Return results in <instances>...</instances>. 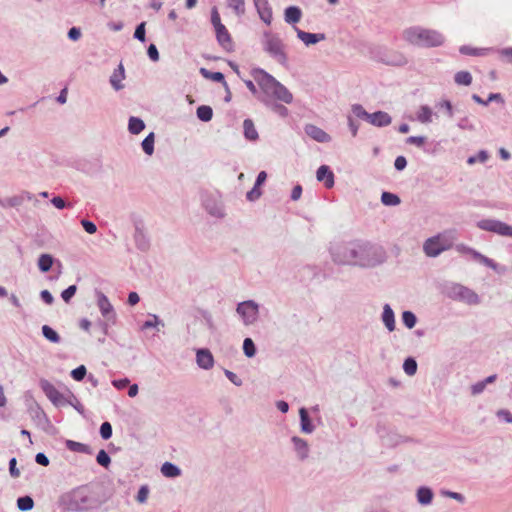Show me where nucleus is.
Instances as JSON below:
<instances>
[{
    "label": "nucleus",
    "instance_id": "obj_1",
    "mask_svg": "<svg viewBox=\"0 0 512 512\" xmlns=\"http://www.w3.org/2000/svg\"><path fill=\"white\" fill-rule=\"evenodd\" d=\"M329 252L335 264L366 269L380 266L387 260L382 246L361 239L336 243L329 248Z\"/></svg>",
    "mask_w": 512,
    "mask_h": 512
},
{
    "label": "nucleus",
    "instance_id": "obj_2",
    "mask_svg": "<svg viewBox=\"0 0 512 512\" xmlns=\"http://www.w3.org/2000/svg\"><path fill=\"white\" fill-rule=\"evenodd\" d=\"M112 494L108 487L99 481L78 486L66 494L63 499L66 509L72 512H93L99 510Z\"/></svg>",
    "mask_w": 512,
    "mask_h": 512
},
{
    "label": "nucleus",
    "instance_id": "obj_3",
    "mask_svg": "<svg viewBox=\"0 0 512 512\" xmlns=\"http://www.w3.org/2000/svg\"><path fill=\"white\" fill-rule=\"evenodd\" d=\"M251 76L257 82L259 89L255 86L252 80H243L247 89L256 97L260 102L263 95L272 94L274 98L285 104L293 102V94L278 81L273 75L260 67L252 68L250 71Z\"/></svg>",
    "mask_w": 512,
    "mask_h": 512
},
{
    "label": "nucleus",
    "instance_id": "obj_4",
    "mask_svg": "<svg viewBox=\"0 0 512 512\" xmlns=\"http://www.w3.org/2000/svg\"><path fill=\"white\" fill-rule=\"evenodd\" d=\"M403 38L409 44L420 48L440 47L445 42V37L441 32L420 26H412L405 29Z\"/></svg>",
    "mask_w": 512,
    "mask_h": 512
},
{
    "label": "nucleus",
    "instance_id": "obj_5",
    "mask_svg": "<svg viewBox=\"0 0 512 512\" xmlns=\"http://www.w3.org/2000/svg\"><path fill=\"white\" fill-rule=\"evenodd\" d=\"M367 50L371 60L387 66L403 67L408 63V59L402 52L385 45L369 44Z\"/></svg>",
    "mask_w": 512,
    "mask_h": 512
},
{
    "label": "nucleus",
    "instance_id": "obj_6",
    "mask_svg": "<svg viewBox=\"0 0 512 512\" xmlns=\"http://www.w3.org/2000/svg\"><path fill=\"white\" fill-rule=\"evenodd\" d=\"M351 112L355 117L378 128L386 127L392 122V117L389 113L382 110L369 113L361 104L358 103L351 106Z\"/></svg>",
    "mask_w": 512,
    "mask_h": 512
},
{
    "label": "nucleus",
    "instance_id": "obj_7",
    "mask_svg": "<svg viewBox=\"0 0 512 512\" xmlns=\"http://www.w3.org/2000/svg\"><path fill=\"white\" fill-rule=\"evenodd\" d=\"M264 51L267 52L272 58H274L282 66H286L288 62V56L284 51L283 41L277 34H272L270 31H264Z\"/></svg>",
    "mask_w": 512,
    "mask_h": 512
},
{
    "label": "nucleus",
    "instance_id": "obj_8",
    "mask_svg": "<svg viewBox=\"0 0 512 512\" xmlns=\"http://www.w3.org/2000/svg\"><path fill=\"white\" fill-rule=\"evenodd\" d=\"M455 248L459 253L470 255L473 260L485 265L488 268H491L493 271L500 275L504 274L507 270L505 266L496 263L493 259L481 254L479 251L463 243L457 244Z\"/></svg>",
    "mask_w": 512,
    "mask_h": 512
},
{
    "label": "nucleus",
    "instance_id": "obj_9",
    "mask_svg": "<svg viewBox=\"0 0 512 512\" xmlns=\"http://www.w3.org/2000/svg\"><path fill=\"white\" fill-rule=\"evenodd\" d=\"M259 304L254 300H245L239 302L236 306V312L240 316L245 326L253 325L259 318Z\"/></svg>",
    "mask_w": 512,
    "mask_h": 512
},
{
    "label": "nucleus",
    "instance_id": "obj_10",
    "mask_svg": "<svg viewBox=\"0 0 512 512\" xmlns=\"http://www.w3.org/2000/svg\"><path fill=\"white\" fill-rule=\"evenodd\" d=\"M131 221L134 225V242L135 246L141 252H146L150 248V239L145 233V225L143 219L135 213L130 215Z\"/></svg>",
    "mask_w": 512,
    "mask_h": 512
},
{
    "label": "nucleus",
    "instance_id": "obj_11",
    "mask_svg": "<svg viewBox=\"0 0 512 512\" xmlns=\"http://www.w3.org/2000/svg\"><path fill=\"white\" fill-rule=\"evenodd\" d=\"M451 247L452 243L441 234H438L424 242L423 250L428 257L435 258Z\"/></svg>",
    "mask_w": 512,
    "mask_h": 512
},
{
    "label": "nucleus",
    "instance_id": "obj_12",
    "mask_svg": "<svg viewBox=\"0 0 512 512\" xmlns=\"http://www.w3.org/2000/svg\"><path fill=\"white\" fill-rule=\"evenodd\" d=\"M477 227L481 230L493 232L500 236L512 238V226L497 219H482L477 222Z\"/></svg>",
    "mask_w": 512,
    "mask_h": 512
},
{
    "label": "nucleus",
    "instance_id": "obj_13",
    "mask_svg": "<svg viewBox=\"0 0 512 512\" xmlns=\"http://www.w3.org/2000/svg\"><path fill=\"white\" fill-rule=\"evenodd\" d=\"M39 385L46 397L53 403V405L56 407L64 405V395L60 393L51 382L46 379H40Z\"/></svg>",
    "mask_w": 512,
    "mask_h": 512
},
{
    "label": "nucleus",
    "instance_id": "obj_14",
    "mask_svg": "<svg viewBox=\"0 0 512 512\" xmlns=\"http://www.w3.org/2000/svg\"><path fill=\"white\" fill-rule=\"evenodd\" d=\"M279 102L280 101L276 100L272 94L263 95V98L261 97L260 99V103H262L266 108L270 109L281 118L288 117V108Z\"/></svg>",
    "mask_w": 512,
    "mask_h": 512
},
{
    "label": "nucleus",
    "instance_id": "obj_15",
    "mask_svg": "<svg viewBox=\"0 0 512 512\" xmlns=\"http://www.w3.org/2000/svg\"><path fill=\"white\" fill-rule=\"evenodd\" d=\"M27 411L37 426L44 430H47V428L55 429L49 417L39 404L30 407Z\"/></svg>",
    "mask_w": 512,
    "mask_h": 512
},
{
    "label": "nucleus",
    "instance_id": "obj_16",
    "mask_svg": "<svg viewBox=\"0 0 512 512\" xmlns=\"http://www.w3.org/2000/svg\"><path fill=\"white\" fill-rule=\"evenodd\" d=\"M216 40L220 47H222L227 52L234 51V43L229 33L228 29L225 25H221L218 28H215Z\"/></svg>",
    "mask_w": 512,
    "mask_h": 512
},
{
    "label": "nucleus",
    "instance_id": "obj_17",
    "mask_svg": "<svg viewBox=\"0 0 512 512\" xmlns=\"http://www.w3.org/2000/svg\"><path fill=\"white\" fill-rule=\"evenodd\" d=\"M453 290H458V294H456V300L465 301L470 305L479 303V296L473 290L468 287H465L461 284H454Z\"/></svg>",
    "mask_w": 512,
    "mask_h": 512
},
{
    "label": "nucleus",
    "instance_id": "obj_18",
    "mask_svg": "<svg viewBox=\"0 0 512 512\" xmlns=\"http://www.w3.org/2000/svg\"><path fill=\"white\" fill-rule=\"evenodd\" d=\"M259 18L266 24L270 25L273 19L272 7L268 0H253Z\"/></svg>",
    "mask_w": 512,
    "mask_h": 512
},
{
    "label": "nucleus",
    "instance_id": "obj_19",
    "mask_svg": "<svg viewBox=\"0 0 512 512\" xmlns=\"http://www.w3.org/2000/svg\"><path fill=\"white\" fill-rule=\"evenodd\" d=\"M316 179L324 184V187L331 189L335 184V175L330 166L321 165L316 171Z\"/></svg>",
    "mask_w": 512,
    "mask_h": 512
},
{
    "label": "nucleus",
    "instance_id": "obj_20",
    "mask_svg": "<svg viewBox=\"0 0 512 512\" xmlns=\"http://www.w3.org/2000/svg\"><path fill=\"white\" fill-rule=\"evenodd\" d=\"M54 264H57V266L59 268L58 273L60 274L61 268H62V263L58 259L54 258L53 255L48 254V253H43L39 256L38 261H37L38 269L42 273L49 272L53 268Z\"/></svg>",
    "mask_w": 512,
    "mask_h": 512
},
{
    "label": "nucleus",
    "instance_id": "obj_21",
    "mask_svg": "<svg viewBox=\"0 0 512 512\" xmlns=\"http://www.w3.org/2000/svg\"><path fill=\"white\" fill-rule=\"evenodd\" d=\"M196 363L204 370H209L214 366V356L208 348H199L196 351Z\"/></svg>",
    "mask_w": 512,
    "mask_h": 512
},
{
    "label": "nucleus",
    "instance_id": "obj_22",
    "mask_svg": "<svg viewBox=\"0 0 512 512\" xmlns=\"http://www.w3.org/2000/svg\"><path fill=\"white\" fill-rule=\"evenodd\" d=\"M298 39H300L306 46L315 45L326 39L325 33H311L306 32L298 27H294Z\"/></svg>",
    "mask_w": 512,
    "mask_h": 512
},
{
    "label": "nucleus",
    "instance_id": "obj_23",
    "mask_svg": "<svg viewBox=\"0 0 512 512\" xmlns=\"http://www.w3.org/2000/svg\"><path fill=\"white\" fill-rule=\"evenodd\" d=\"M304 131L306 135L319 143H327L331 140V136L327 132L314 124H306Z\"/></svg>",
    "mask_w": 512,
    "mask_h": 512
},
{
    "label": "nucleus",
    "instance_id": "obj_24",
    "mask_svg": "<svg viewBox=\"0 0 512 512\" xmlns=\"http://www.w3.org/2000/svg\"><path fill=\"white\" fill-rule=\"evenodd\" d=\"M291 442L293 444L294 451L297 454L298 460L302 462L307 460L310 451L308 442L299 436H292Z\"/></svg>",
    "mask_w": 512,
    "mask_h": 512
},
{
    "label": "nucleus",
    "instance_id": "obj_25",
    "mask_svg": "<svg viewBox=\"0 0 512 512\" xmlns=\"http://www.w3.org/2000/svg\"><path fill=\"white\" fill-rule=\"evenodd\" d=\"M300 431L304 434H312L315 430V425L308 410L305 407L299 409Z\"/></svg>",
    "mask_w": 512,
    "mask_h": 512
},
{
    "label": "nucleus",
    "instance_id": "obj_26",
    "mask_svg": "<svg viewBox=\"0 0 512 512\" xmlns=\"http://www.w3.org/2000/svg\"><path fill=\"white\" fill-rule=\"evenodd\" d=\"M302 15H303V13L299 6L290 5V6L286 7L284 10V21L287 24H290L293 27H296L295 25L301 20Z\"/></svg>",
    "mask_w": 512,
    "mask_h": 512
},
{
    "label": "nucleus",
    "instance_id": "obj_27",
    "mask_svg": "<svg viewBox=\"0 0 512 512\" xmlns=\"http://www.w3.org/2000/svg\"><path fill=\"white\" fill-rule=\"evenodd\" d=\"M381 320L389 332H393L395 330V313L389 304H385L383 306Z\"/></svg>",
    "mask_w": 512,
    "mask_h": 512
},
{
    "label": "nucleus",
    "instance_id": "obj_28",
    "mask_svg": "<svg viewBox=\"0 0 512 512\" xmlns=\"http://www.w3.org/2000/svg\"><path fill=\"white\" fill-rule=\"evenodd\" d=\"M125 78V69L122 63H120L117 68L114 69L112 75L110 76L109 82L115 91H119L124 88V85L121 81Z\"/></svg>",
    "mask_w": 512,
    "mask_h": 512
},
{
    "label": "nucleus",
    "instance_id": "obj_29",
    "mask_svg": "<svg viewBox=\"0 0 512 512\" xmlns=\"http://www.w3.org/2000/svg\"><path fill=\"white\" fill-rule=\"evenodd\" d=\"M95 295L97 298V305L99 307V310L102 314V316H106L108 314H111L114 310V307L110 303L108 297L100 290H95Z\"/></svg>",
    "mask_w": 512,
    "mask_h": 512
},
{
    "label": "nucleus",
    "instance_id": "obj_30",
    "mask_svg": "<svg viewBox=\"0 0 512 512\" xmlns=\"http://www.w3.org/2000/svg\"><path fill=\"white\" fill-rule=\"evenodd\" d=\"M417 502L422 506H428L434 498L433 490L428 486H420L416 491Z\"/></svg>",
    "mask_w": 512,
    "mask_h": 512
},
{
    "label": "nucleus",
    "instance_id": "obj_31",
    "mask_svg": "<svg viewBox=\"0 0 512 512\" xmlns=\"http://www.w3.org/2000/svg\"><path fill=\"white\" fill-rule=\"evenodd\" d=\"M243 135L244 138L250 142H256L259 139L258 131L255 128L253 120L250 118L243 121Z\"/></svg>",
    "mask_w": 512,
    "mask_h": 512
},
{
    "label": "nucleus",
    "instance_id": "obj_32",
    "mask_svg": "<svg viewBox=\"0 0 512 512\" xmlns=\"http://www.w3.org/2000/svg\"><path fill=\"white\" fill-rule=\"evenodd\" d=\"M32 194L28 191H23L20 195H15L4 199V208L18 207L23 204L25 200H31Z\"/></svg>",
    "mask_w": 512,
    "mask_h": 512
},
{
    "label": "nucleus",
    "instance_id": "obj_33",
    "mask_svg": "<svg viewBox=\"0 0 512 512\" xmlns=\"http://www.w3.org/2000/svg\"><path fill=\"white\" fill-rule=\"evenodd\" d=\"M204 208L205 210L211 215V216H214V217H217V218H223L224 217V212H223V208L221 205H219L215 199L213 198H207L204 203Z\"/></svg>",
    "mask_w": 512,
    "mask_h": 512
},
{
    "label": "nucleus",
    "instance_id": "obj_34",
    "mask_svg": "<svg viewBox=\"0 0 512 512\" xmlns=\"http://www.w3.org/2000/svg\"><path fill=\"white\" fill-rule=\"evenodd\" d=\"M160 471L162 475L166 478H176L181 476L182 470L181 468L169 461H166L162 464Z\"/></svg>",
    "mask_w": 512,
    "mask_h": 512
},
{
    "label": "nucleus",
    "instance_id": "obj_35",
    "mask_svg": "<svg viewBox=\"0 0 512 512\" xmlns=\"http://www.w3.org/2000/svg\"><path fill=\"white\" fill-rule=\"evenodd\" d=\"M65 447L72 452H78L88 455L93 454V449L88 444H84L74 440L67 439L65 441Z\"/></svg>",
    "mask_w": 512,
    "mask_h": 512
},
{
    "label": "nucleus",
    "instance_id": "obj_36",
    "mask_svg": "<svg viewBox=\"0 0 512 512\" xmlns=\"http://www.w3.org/2000/svg\"><path fill=\"white\" fill-rule=\"evenodd\" d=\"M494 51V48H476L469 45H462L459 48V52L462 55L468 56H486L488 53Z\"/></svg>",
    "mask_w": 512,
    "mask_h": 512
},
{
    "label": "nucleus",
    "instance_id": "obj_37",
    "mask_svg": "<svg viewBox=\"0 0 512 512\" xmlns=\"http://www.w3.org/2000/svg\"><path fill=\"white\" fill-rule=\"evenodd\" d=\"M41 333H42L43 337L50 343L59 344L62 340L59 333L54 328H52L51 326H49L47 324H45L41 327Z\"/></svg>",
    "mask_w": 512,
    "mask_h": 512
},
{
    "label": "nucleus",
    "instance_id": "obj_38",
    "mask_svg": "<svg viewBox=\"0 0 512 512\" xmlns=\"http://www.w3.org/2000/svg\"><path fill=\"white\" fill-rule=\"evenodd\" d=\"M145 126V122L139 117L131 116L128 120V131L133 135L141 133Z\"/></svg>",
    "mask_w": 512,
    "mask_h": 512
},
{
    "label": "nucleus",
    "instance_id": "obj_39",
    "mask_svg": "<svg viewBox=\"0 0 512 512\" xmlns=\"http://www.w3.org/2000/svg\"><path fill=\"white\" fill-rule=\"evenodd\" d=\"M381 203L384 206L394 207L401 203V198L396 193L383 191L381 194Z\"/></svg>",
    "mask_w": 512,
    "mask_h": 512
},
{
    "label": "nucleus",
    "instance_id": "obj_40",
    "mask_svg": "<svg viewBox=\"0 0 512 512\" xmlns=\"http://www.w3.org/2000/svg\"><path fill=\"white\" fill-rule=\"evenodd\" d=\"M199 73L203 78L210 80L212 82H215V83L224 82L225 75L222 72H219V71L214 72V71L208 70L205 67H201L199 69Z\"/></svg>",
    "mask_w": 512,
    "mask_h": 512
},
{
    "label": "nucleus",
    "instance_id": "obj_41",
    "mask_svg": "<svg viewBox=\"0 0 512 512\" xmlns=\"http://www.w3.org/2000/svg\"><path fill=\"white\" fill-rule=\"evenodd\" d=\"M16 505L21 512H27L34 508L35 502L30 495H24L17 498Z\"/></svg>",
    "mask_w": 512,
    "mask_h": 512
},
{
    "label": "nucleus",
    "instance_id": "obj_42",
    "mask_svg": "<svg viewBox=\"0 0 512 512\" xmlns=\"http://www.w3.org/2000/svg\"><path fill=\"white\" fill-rule=\"evenodd\" d=\"M196 116L202 122H209L213 118V109L209 105H200L196 109Z\"/></svg>",
    "mask_w": 512,
    "mask_h": 512
},
{
    "label": "nucleus",
    "instance_id": "obj_43",
    "mask_svg": "<svg viewBox=\"0 0 512 512\" xmlns=\"http://www.w3.org/2000/svg\"><path fill=\"white\" fill-rule=\"evenodd\" d=\"M401 321L406 328L412 329L416 326L418 318L414 312L404 310L401 314Z\"/></svg>",
    "mask_w": 512,
    "mask_h": 512
},
{
    "label": "nucleus",
    "instance_id": "obj_44",
    "mask_svg": "<svg viewBox=\"0 0 512 512\" xmlns=\"http://www.w3.org/2000/svg\"><path fill=\"white\" fill-rule=\"evenodd\" d=\"M155 134L150 132L141 142V147L144 153L151 156L154 153Z\"/></svg>",
    "mask_w": 512,
    "mask_h": 512
},
{
    "label": "nucleus",
    "instance_id": "obj_45",
    "mask_svg": "<svg viewBox=\"0 0 512 512\" xmlns=\"http://www.w3.org/2000/svg\"><path fill=\"white\" fill-rule=\"evenodd\" d=\"M402 368L408 376H414L417 373L418 364L414 357L408 356L404 359Z\"/></svg>",
    "mask_w": 512,
    "mask_h": 512
},
{
    "label": "nucleus",
    "instance_id": "obj_46",
    "mask_svg": "<svg viewBox=\"0 0 512 512\" xmlns=\"http://www.w3.org/2000/svg\"><path fill=\"white\" fill-rule=\"evenodd\" d=\"M490 157V154L487 150L481 149L476 154L470 155L467 158L468 165H474L477 162L485 163Z\"/></svg>",
    "mask_w": 512,
    "mask_h": 512
},
{
    "label": "nucleus",
    "instance_id": "obj_47",
    "mask_svg": "<svg viewBox=\"0 0 512 512\" xmlns=\"http://www.w3.org/2000/svg\"><path fill=\"white\" fill-rule=\"evenodd\" d=\"M472 75L469 71H459L454 76V81L458 85L469 86L472 83Z\"/></svg>",
    "mask_w": 512,
    "mask_h": 512
},
{
    "label": "nucleus",
    "instance_id": "obj_48",
    "mask_svg": "<svg viewBox=\"0 0 512 512\" xmlns=\"http://www.w3.org/2000/svg\"><path fill=\"white\" fill-rule=\"evenodd\" d=\"M64 405H71L79 414L85 416V408L79 399L70 391V395L68 398H65Z\"/></svg>",
    "mask_w": 512,
    "mask_h": 512
},
{
    "label": "nucleus",
    "instance_id": "obj_49",
    "mask_svg": "<svg viewBox=\"0 0 512 512\" xmlns=\"http://www.w3.org/2000/svg\"><path fill=\"white\" fill-rule=\"evenodd\" d=\"M243 353L247 358H253L257 353V347L254 343V341L247 337L243 341Z\"/></svg>",
    "mask_w": 512,
    "mask_h": 512
},
{
    "label": "nucleus",
    "instance_id": "obj_50",
    "mask_svg": "<svg viewBox=\"0 0 512 512\" xmlns=\"http://www.w3.org/2000/svg\"><path fill=\"white\" fill-rule=\"evenodd\" d=\"M417 118L422 123H430L432 121V109L428 105L420 106Z\"/></svg>",
    "mask_w": 512,
    "mask_h": 512
},
{
    "label": "nucleus",
    "instance_id": "obj_51",
    "mask_svg": "<svg viewBox=\"0 0 512 512\" xmlns=\"http://www.w3.org/2000/svg\"><path fill=\"white\" fill-rule=\"evenodd\" d=\"M227 5L234 10L237 16H243L246 12L244 0H227Z\"/></svg>",
    "mask_w": 512,
    "mask_h": 512
},
{
    "label": "nucleus",
    "instance_id": "obj_52",
    "mask_svg": "<svg viewBox=\"0 0 512 512\" xmlns=\"http://www.w3.org/2000/svg\"><path fill=\"white\" fill-rule=\"evenodd\" d=\"M70 376L73 380L77 382H81L84 380V378L87 376V368L85 365L81 364L71 370Z\"/></svg>",
    "mask_w": 512,
    "mask_h": 512
},
{
    "label": "nucleus",
    "instance_id": "obj_53",
    "mask_svg": "<svg viewBox=\"0 0 512 512\" xmlns=\"http://www.w3.org/2000/svg\"><path fill=\"white\" fill-rule=\"evenodd\" d=\"M133 37L141 43H146V22L142 21L137 24Z\"/></svg>",
    "mask_w": 512,
    "mask_h": 512
},
{
    "label": "nucleus",
    "instance_id": "obj_54",
    "mask_svg": "<svg viewBox=\"0 0 512 512\" xmlns=\"http://www.w3.org/2000/svg\"><path fill=\"white\" fill-rule=\"evenodd\" d=\"M96 462L98 465L108 468L111 464V457L104 449H100L96 455Z\"/></svg>",
    "mask_w": 512,
    "mask_h": 512
},
{
    "label": "nucleus",
    "instance_id": "obj_55",
    "mask_svg": "<svg viewBox=\"0 0 512 512\" xmlns=\"http://www.w3.org/2000/svg\"><path fill=\"white\" fill-rule=\"evenodd\" d=\"M77 290H78V288H77V285H75V284L68 286L66 289H64L61 292L62 300L65 303L69 304L71 302L72 298L75 296Z\"/></svg>",
    "mask_w": 512,
    "mask_h": 512
},
{
    "label": "nucleus",
    "instance_id": "obj_56",
    "mask_svg": "<svg viewBox=\"0 0 512 512\" xmlns=\"http://www.w3.org/2000/svg\"><path fill=\"white\" fill-rule=\"evenodd\" d=\"M99 434L103 440H109L113 434V428L110 422L104 421L100 425Z\"/></svg>",
    "mask_w": 512,
    "mask_h": 512
},
{
    "label": "nucleus",
    "instance_id": "obj_57",
    "mask_svg": "<svg viewBox=\"0 0 512 512\" xmlns=\"http://www.w3.org/2000/svg\"><path fill=\"white\" fill-rule=\"evenodd\" d=\"M152 316V319H148L146 321L143 322V324L141 325V330H147V329H151V328H157L158 325H162L164 326V323L162 320L159 319V317L155 314L151 315Z\"/></svg>",
    "mask_w": 512,
    "mask_h": 512
},
{
    "label": "nucleus",
    "instance_id": "obj_58",
    "mask_svg": "<svg viewBox=\"0 0 512 512\" xmlns=\"http://www.w3.org/2000/svg\"><path fill=\"white\" fill-rule=\"evenodd\" d=\"M406 144L415 145L421 149H423L425 143L427 142V137L423 135L419 136H409L405 140Z\"/></svg>",
    "mask_w": 512,
    "mask_h": 512
},
{
    "label": "nucleus",
    "instance_id": "obj_59",
    "mask_svg": "<svg viewBox=\"0 0 512 512\" xmlns=\"http://www.w3.org/2000/svg\"><path fill=\"white\" fill-rule=\"evenodd\" d=\"M149 486L148 485H142L139 487L137 494L135 496V499L138 503L143 504L147 501L149 496Z\"/></svg>",
    "mask_w": 512,
    "mask_h": 512
},
{
    "label": "nucleus",
    "instance_id": "obj_60",
    "mask_svg": "<svg viewBox=\"0 0 512 512\" xmlns=\"http://www.w3.org/2000/svg\"><path fill=\"white\" fill-rule=\"evenodd\" d=\"M51 204L59 210L69 209L73 207L71 203L64 200L61 196H54L51 199Z\"/></svg>",
    "mask_w": 512,
    "mask_h": 512
},
{
    "label": "nucleus",
    "instance_id": "obj_61",
    "mask_svg": "<svg viewBox=\"0 0 512 512\" xmlns=\"http://www.w3.org/2000/svg\"><path fill=\"white\" fill-rule=\"evenodd\" d=\"M436 107L437 108H444L445 112H446V115L449 118H452L454 116V108H453L452 102L450 100L443 99L442 101H440L439 103L436 104Z\"/></svg>",
    "mask_w": 512,
    "mask_h": 512
},
{
    "label": "nucleus",
    "instance_id": "obj_62",
    "mask_svg": "<svg viewBox=\"0 0 512 512\" xmlns=\"http://www.w3.org/2000/svg\"><path fill=\"white\" fill-rule=\"evenodd\" d=\"M496 51L504 62L512 64V47H505Z\"/></svg>",
    "mask_w": 512,
    "mask_h": 512
},
{
    "label": "nucleus",
    "instance_id": "obj_63",
    "mask_svg": "<svg viewBox=\"0 0 512 512\" xmlns=\"http://www.w3.org/2000/svg\"><path fill=\"white\" fill-rule=\"evenodd\" d=\"M457 126L459 129L467 131H474L476 129L475 125L469 120L467 116L460 118Z\"/></svg>",
    "mask_w": 512,
    "mask_h": 512
},
{
    "label": "nucleus",
    "instance_id": "obj_64",
    "mask_svg": "<svg viewBox=\"0 0 512 512\" xmlns=\"http://www.w3.org/2000/svg\"><path fill=\"white\" fill-rule=\"evenodd\" d=\"M147 56L152 62H158L160 59V54L157 46L154 43H150L147 47Z\"/></svg>",
    "mask_w": 512,
    "mask_h": 512
}]
</instances>
